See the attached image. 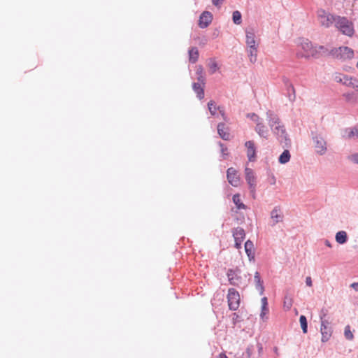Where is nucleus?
<instances>
[{"instance_id": "24", "label": "nucleus", "mask_w": 358, "mask_h": 358, "mask_svg": "<svg viewBox=\"0 0 358 358\" xmlns=\"http://www.w3.org/2000/svg\"><path fill=\"white\" fill-rule=\"evenodd\" d=\"M282 82H283L285 87L291 89V91L292 92V94L288 95L289 100L292 102L294 101L295 99H296V94H295V90H294L293 85L290 83L289 80L286 77H284L282 78Z\"/></svg>"}, {"instance_id": "5", "label": "nucleus", "mask_w": 358, "mask_h": 358, "mask_svg": "<svg viewBox=\"0 0 358 358\" xmlns=\"http://www.w3.org/2000/svg\"><path fill=\"white\" fill-rule=\"evenodd\" d=\"M229 308L231 310H236L240 306V295L234 288H229L227 294Z\"/></svg>"}, {"instance_id": "54", "label": "nucleus", "mask_w": 358, "mask_h": 358, "mask_svg": "<svg viewBox=\"0 0 358 358\" xmlns=\"http://www.w3.org/2000/svg\"><path fill=\"white\" fill-rule=\"evenodd\" d=\"M324 243H325V245H326L327 246H328V247H329V248H331V243H330V241H328V240H327V239H326V240L324 241Z\"/></svg>"}, {"instance_id": "9", "label": "nucleus", "mask_w": 358, "mask_h": 358, "mask_svg": "<svg viewBox=\"0 0 358 358\" xmlns=\"http://www.w3.org/2000/svg\"><path fill=\"white\" fill-rule=\"evenodd\" d=\"M232 235L235 241V248L236 249L241 248L242 242L245 237V230L242 227H238L232 230Z\"/></svg>"}, {"instance_id": "49", "label": "nucleus", "mask_w": 358, "mask_h": 358, "mask_svg": "<svg viewBox=\"0 0 358 358\" xmlns=\"http://www.w3.org/2000/svg\"><path fill=\"white\" fill-rule=\"evenodd\" d=\"M238 317L239 316L237 313H234L233 314L232 322L234 325H235L237 323Z\"/></svg>"}, {"instance_id": "23", "label": "nucleus", "mask_w": 358, "mask_h": 358, "mask_svg": "<svg viewBox=\"0 0 358 358\" xmlns=\"http://www.w3.org/2000/svg\"><path fill=\"white\" fill-rule=\"evenodd\" d=\"M343 136L348 138H358V126L352 128H346L343 131Z\"/></svg>"}, {"instance_id": "36", "label": "nucleus", "mask_w": 358, "mask_h": 358, "mask_svg": "<svg viewBox=\"0 0 358 358\" xmlns=\"http://www.w3.org/2000/svg\"><path fill=\"white\" fill-rule=\"evenodd\" d=\"M241 13L238 10H236L233 12L232 14V20L234 24H240L242 22L241 20Z\"/></svg>"}, {"instance_id": "6", "label": "nucleus", "mask_w": 358, "mask_h": 358, "mask_svg": "<svg viewBox=\"0 0 358 358\" xmlns=\"http://www.w3.org/2000/svg\"><path fill=\"white\" fill-rule=\"evenodd\" d=\"M338 15H334L328 13L323 9H320L317 11L318 20L320 24L327 28L335 23L336 17Z\"/></svg>"}, {"instance_id": "2", "label": "nucleus", "mask_w": 358, "mask_h": 358, "mask_svg": "<svg viewBox=\"0 0 358 358\" xmlns=\"http://www.w3.org/2000/svg\"><path fill=\"white\" fill-rule=\"evenodd\" d=\"M271 129L273 134L276 136L282 148H289L291 146V140L282 122L271 128Z\"/></svg>"}, {"instance_id": "38", "label": "nucleus", "mask_w": 358, "mask_h": 358, "mask_svg": "<svg viewBox=\"0 0 358 358\" xmlns=\"http://www.w3.org/2000/svg\"><path fill=\"white\" fill-rule=\"evenodd\" d=\"M346 101L348 102H355L357 101V98L354 93H345L343 94Z\"/></svg>"}, {"instance_id": "58", "label": "nucleus", "mask_w": 358, "mask_h": 358, "mask_svg": "<svg viewBox=\"0 0 358 358\" xmlns=\"http://www.w3.org/2000/svg\"><path fill=\"white\" fill-rule=\"evenodd\" d=\"M356 66H357V69H358V62H357V64H356Z\"/></svg>"}, {"instance_id": "48", "label": "nucleus", "mask_w": 358, "mask_h": 358, "mask_svg": "<svg viewBox=\"0 0 358 358\" xmlns=\"http://www.w3.org/2000/svg\"><path fill=\"white\" fill-rule=\"evenodd\" d=\"M284 306L289 310L292 306V299H289V301L285 300L284 301Z\"/></svg>"}, {"instance_id": "44", "label": "nucleus", "mask_w": 358, "mask_h": 358, "mask_svg": "<svg viewBox=\"0 0 358 358\" xmlns=\"http://www.w3.org/2000/svg\"><path fill=\"white\" fill-rule=\"evenodd\" d=\"M328 314V310L326 308H322L320 313V320H322L324 318H326L327 315Z\"/></svg>"}, {"instance_id": "13", "label": "nucleus", "mask_w": 358, "mask_h": 358, "mask_svg": "<svg viewBox=\"0 0 358 358\" xmlns=\"http://www.w3.org/2000/svg\"><path fill=\"white\" fill-rule=\"evenodd\" d=\"M227 177L228 182L234 187L238 186L240 183L239 176L237 174V171L233 167H230L227 169Z\"/></svg>"}, {"instance_id": "50", "label": "nucleus", "mask_w": 358, "mask_h": 358, "mask_svg": "<svg viewBox=\"0 0 358 358\" xmlns=\"http://www.w3.org/2000/svg\"><path fill=\"white\" fill-rule=\"evenodd\" d=\"M306 284L308 287H311L312 286V279H311V278L310 276L306 277Z\"/></svg>"}, {"instance_id": "14", "label": "nucleus", "mask_w": 358, "mask_h": 358, "mask_svg": "<svg viewBox=\"0 0 358 358\" xmlns=\"http://www.w3.org/2000/svg\"><path fill=\"white\" fill-rule=\"evenodd\" d=\"M266 118L270 128L281 123L280 119L278 115L273 110H268L266 113Z\"/></svg>"}, {"instance_id": "19", "label": "nucleus", "mask_w": 358, "mask_h": 358, "mask_svg": "<svg viewBox=\"0 0 358 358\" xmlns=\"http://www.w3.org/2000/svg\"><path fill=\"white\" fill-rule=\"evenodd\" d=\"M320 333L322 334L321 341L322 343H326L331 337L333 333L332 327H327L323 325V327H320Z\"/></svg>"}, {"instance_id": "7", "label": "nucleus", "mask_w": 358, "mask_h": 358, "mask_svg": "<svg viewBox=\"0 0 358 358\" xmlns=\"http://www.w3.org/2000/svg\"><path fill=\"white\" fill-rule=\"evenodd\" d=\"M241 269L238 268H229L227 272V276L230 285L240 287L242 284V278L241 276Z\"/></svg>"}, {"instance_id": "27", "label": "nucleus", "mask_w": 358, "mask_h": 358, "mask_svg": "<svg viewBox=\"0 0 358 358\" xmlns=\"http://www.w3.org/2000/svg\"><path fill=\"white\" fill-rule=\"evenodd\" d=\"M255 38V35L252 31H246V43L248 48L257 47Z\"/></svg>"}, {"instance_id": "31", "label": "nucleus", "mask_w": 358, "mask_h": 358, "mask_svg": "<svg viewBox=\"0 0 358 358\" xmlns=\"http://www.w3.org/2000/svg\"><path fill=\"white\" fill-rule=\"evenodd\" d=\"M290 157L291 155L289 151L287 149H285L280 155L278 162L280 164H285L290 160Z\"/></svg>"}, {"instance_id": "15", "label": "nucleus", "mask_w": 358, "mask_h": 358, "mask_svg": "<svg viewBox=\"0 0 358 358\" xmlns=\"http://www.w3.org/2000/svg\"><path fill=\"white\" fill-rule=\"evenodd\" d=\"M245 146L247 148V157L250 162H255L256 160V147L253 141H248L245 143Z\"/></svg>"}, {"instance_id": "32", "label": "nucleus", "mask_w": 358, "mask_h": 358, "mask_svg": "<svg viewBox=\"0 0 358 358\" xmlns=\"http://www.w3.org/2000/svg\"><path fill=\"white\" fill-rule=\"evenodd\" d=\"M248 57L250 58V61L252 63L256 62L257 55V47L248 48Z\"/></svg>"}, {"instance_id": "16", "label": "nucleus", "mask_w": 358, "mask_h": 358, "mask_svg": "<svg viewBox=\"0 0 358 358\" xmlns=\"http://www.w3.org/2000/svg\"><path fill=\"white\" fill-rule=\"evenodd\" d=\"M327 55H330V50L324 45H315V48L311 52V57L315 58Z\"/></svg>"}, {"instance_id": "35", "label": "nucleus", "mask_w": 358, "mask_h": 358, "mask_svg": "<svg viewBox=\"0 0 358 358\" xmlns=\"http://www.w3.org/2000/svg\"><path fill=\"white\" fill-rule=\"evenodd\" d=\"M345 85L347 87H352L353 89L358 91V79L350 76L349 82H345Z\"/></svg>"}, {"instance_id": "12", "label": "nucleus", "mask_w": 358, "mask_h": 358, "mask_svg": "<svg viewBox=\"0 0 358 358\" xmlns=\"http://www.w3.org/2000/svg\"><path fill=\"white\" fill-rule=\"evenodd\" d=\"M271 219L273 223L271 226H275L284 220V214L279 206H275L271 212Z\"/></svg>"}, {"instance_id": "17", "label": "nucleus", "mask_w": 358, "mask_h": 358, "mask_svg": "<svg viewBox=\"0 0 358 358\" xmlns=\"http://www.w3.org/2000/svg\"><path fill=\"white\" fill-rule=\"evenodd\" d=\"M255 131L258 134V135L264 138L267 139L268 137V130L267 127L263 124L262 121L258 122L256 124V127L255 128Z\"/></svg>"}, {"instance_id": "11", "label": "nucleus", "mask_w": 358, "mask_h": 358, "mask_svg": "<svg viewBox=\"0 0 358 358\" xmlns=\"http://www.w3.org/2000/svg\"><path fill=\"white\" fill-rule=\"evenodd\" d=\"M213 20V15L209 11H203L199 20V27L201 29H205L209 26Z\"/></svg>"}, {"instance_id": "51", "label": "nucleus", "mask_w": 358, "mask_h": 358, "mask_svg": "<svg viewBox=\"0 0 358 358\" xmlns=\"http://www.w3.org/2000/svg\"><path fill=\"white\" fill-rule=\"evenodd\" d=\"M269 182L271 183V185H275V184L276 179H275V177L273 175L271 176V177L269 178Z\"/></svg>"}, {"instance_id": "26", "label": "nucleus", "mask_w": 358, "mask_h": 358, "mask_svg": "<svg viewBox=\"0 0 358 358\" xmlns=\"http://www.w3.org/2000/svg\"><path fill=\"white\" fill-rule=\"evenodd\" d=\"M189 60L192 64H195L199 59V50L197 48L192 47L188 51Z\"/></svg>"}, {"instance_id": "53", "label": "nucleus", "mask_w": 358, "mask_h": 358, "mask_svg": "<svg viewBox=\"0 0 358 358\" xmlns=\"http://www.w3.org/2000/svg\"><path fill=\"white\" fill-rule=\"evenodd\" d=\"M351 287L356 291H358V282H353Z\"/></svg>"}, {"instance_id": "22", "label": "nucleus", "mask_w": 358, "mask_h": 358, "mask_svg": "<svg viewBox=\"0 0 358 358\" xmlns=\"http://www.w3.org/2000/svg\"><path fill=\"white\" fill-rule=\"evenodd\" d=\"M254 250V244L253 242L250 240H248L245 243V251L247 254L248 259L250 261L255 260V252Z\"/></svg>"}, {"instance_id": "34", "label": "nucleus", "mask_w": 358, "mask_h": 358, "mask_svg": "<svg viewBox=\"0 0 358 358\" xmlns=\"http://www.w3.org/2000/svg\"><path fill=\"white\" fill-rule=\"evenodd\" d=\"M299 322L303 333L306 334L308 332V322L306 317L301 315L299 317Z\"/></svg>"}, {"instance_id": "21", "label": "nucleus", "mask_w": 358, "mask_h": 358, "mask_svg": "<svg viewBox=\"0 0 358 358\" xmlns=\"http://www.w3.org/2000/svg\"><path fill=\"white\" fill-rule=\"evenodd\" d=\"M254 281L256 289L259 291V294L262 295L264 292V286L263 280L261 279L260 274L258 271H256L255 273Z\"/></svg>"}, {"instance_id": "4", "label": "nucleus", "mask_w": 358, "mask_h": 358, "mask_svg": "<svg viewBox=\"0 0 358 358\" xmlns=\"http://www.w3.org/2000/svg\"><path fill=\"white\" fill-rule=\"evenodd\" d=\"M313 147L317 154L324 155L327 151V143L321 134L312 133Z\"/></svg>"}, {"instance_id": "55", "label": "nucleus", "mask_w": 358, "mask_h": 358, "mask_svg": "<svg viewBox=\"0 0 358 358\" xmlns=\"http://www.w3.org/2000/svg\"><path fill=\"white\" fill-rule=\"evenodd\" d=\"M286 90H287V96L289 94H292V92L291 91V89L286 87Z\"/></svg>"}, {"instance_id": "39", "label": "nucleus", "mask_w": 358, "mask_h": 358, "mask_svg": "<svg viewBox=\"0 0 358 358\" xmlns=\"http://www.w3.org/2000/svg\"><path fill=\"white\" fill-rule=\"evenodd\" d=\"M344 335L346 339L348 340H352L353 338V334L350 331V326L348 325L345 327L344 330Z\"/></svg>"}, {"instance_id": "46", "label": "nucleus", "mask_w": 358, "mask_h": 358, "mask_svg": "<svg viewBox=\"0 0 358 358\" xmlns=\"http://www.w3.org/2000/svg\"><path fill=\"white\" fill-rule=\"evenodd\" d=\"M252 355V351L250 348H248L245 352L243 353L242 357L250 358Z\"/></svg>"}, {"instance_id": "30", "label": "nucleus", "mask_w": 358, "mask_h": 358, "mask_svg": "<svg viewBox=\"0 0 358 358\" xmlns=\"http://www.w3.org/2000/svg\"><path fill=\"white\" fill-rule=\"evenodd\" d=\"M208 110L212 115H215L216 114V110L218 109L220 110V113H221L222 117H224V113L222 110H220V107H216L215 101H210L208 103Z\"/></svg>"}, {"instance_id": "20", "label": "nucleus", "mask_w": 358, "mask_h": 358, "mask_svg": "<svg viewBox=\"0 0 358 358\" xmlns=\"http://www.w3.org/2000/svg\"><path fill=\"white\" fill-rule=\"evenodd\" d=\"M204 87L205 85H203L202 83L199 82L193 83L192 84V89L196 94V96L199 100H201L204 98Z\"/></svg>"}, {"instance_id": "42", "label": "nucleus", "mask_w": 358, "mask_h": 358, "mask_svg": "<svg viewBox=\"0 0 358 358\" xmlns=\"http://www.w3.org/2000/svg\"><path fill=\"white\" fill-rule=\"evenodd\" d=\"M345 76L344 74L343 73H336L334 74V79L336 82L337 83H341V82H343V78H345Z\"/></svg>"}, {"instance_id": "45", "label": "nucleus", "mask_w": 358, "mask_h": 358, "mask_svg": "<svg viewBox=\"0 0 358 358\" xmlns=\"http://www.w3.org/2000/svg\"><path fill=\"white\" fill-rule=\"evenodd\" d=\"M320 322H321L320 327H323V325H324L327 327H331V322L326 318L320 320Z\"/></svg>"}, {"instance_id": "25", "label": "nucleus", "mask_w": 358, "mask_h": 358, "mask_svg": "<svg viewBox=\"0 0 358 358\" xmlns=\"http://www.w3.org/2000/svg\"><path fill=\"white\" fill-rule=\"evenodd\" d=\"M196 74L197 76V81L202 83L203 85H206V76L203 72L202 66L198 65L196 66Z\"/></svg>"}, {"instance_id": "47", "label": "nucleus", "mask_w": 358, "mask_h": 358, "mask_svg": "<svg viewBox=\"0 0 358 358\" xmlns=\"http://www.w3.org/2000/svg\"><path fill=\"white\" fill-rule=\"evenodd\" d=\"M224 0H212V3L216 7H220Z\"/></svg>"}, {"instance_id": "57", "label": "nucleus", "mask_w": 358, "mask_h": 358, "mask_svg": "<svg viewBox=\"0 0 358 358\" xmlns=\"http://www.w3.org/2000/svg\"><path fill=\"white\" fill-rule=\"evenodd\" d=\"M274 352H275V353H277V352H278V348H277L276 347H275V348H274Z\"/></svg>"}, {"instance_id": "43", "label": "nucleus", "mask_w": 358, "mask_h": 358, "mask_svg": "<svg viewBox=\"0 0 358 358\" xmlns=\"http://www.w3.org/2000/svg\"><path fill=\"white\" fill-rule=\"evenodd\" d=\"M348 159L353 163L358 164V153H355L350 155Z\"/></svg>"}, {"instance_id": "8", "label": "nucleus", "mask_w": 358, "mask_h": 358, "mask_svg": "<svg viewBox=\"0 0 358 358\" xmlns=\"http://www.w3.org/2000/svg\"><path fill=\"white\" fill-rule=\"evenodd\" d=\"M245 180L249 185V189L253 198L255 196L256 191V177L253 170L250 168L246 167L245 169Z\"/></svg>"}, {"instance_id": "3", "label": "nucleus", "mask_w": 358, "mask_h": 358, "mask_svg": "<svg viewBox=\"0 0 358 358\" xmlns=\"http://www.w3.org/2000/svg\"><path fill=\"white\" fill-rule=\"evenodd\" d=\"M330 56L334 59L345 61L354 57V50L348 46L334 48L330 50Z\"/></svg>"}, {"instance_id": "28", "label": "nucleus", "mask_w": 358, "mask_h": 358, "mask_svg": "<svg viewBox=\"0 0 358 358\" xmlns=\"http://www.w3.org/2000/svg\"><path fill=\"white\" fill-rule=\"evenodd\" d=\"M261 303H262V310H261V313H260V317L262 320H264L265 315L268 313L267 297L264 296L263 298H262Z\"/></svg>"}, {"instance_id": "29", "label": "nucleus", "mask_w": 358, "mask_h": 358, "mask_svg": "<svg viewBox=\"0 0 358 358\" xmlns=\"http://www.w3.org/2000/svg\"><path fill=\"white\" fill-rule=\"evenodd\" d=\"M336 241L339 244H344L348 241V235L345 231H339L335 236Z\"/></svg>"}, {"instance_id": "56", "label": "nucleus", "mask_w": 358, "mask_h": 358, "mask_svg": "<svg viewBox=\"0 0 358 358\" xmlns=\"http://www.w3.org/2000/svg\"><path fill=\"white\" fill-rule=\"evenodd\" d=\"M218 358H228L225 354L221 353Z\"/></svg>"}, {"instance_id": "1", "label": "nucleus", "mask_w": 358, "mask_h": 358, "mask_svg": "<svg viewBox=\"0 0 358 358\" xmlns=\"http://www.w3.org/2000/svg\"><path fill=\"white\" fill-rule=\"evenodd\" d=\"M335 27L344 35L352 36L355 33L353 23L345 17L337 16Z\"/></svg>"}, {"instance_id": "33", "label": "nucleus", "mask_w": 358, "mask_h": 358, "mask_svg": "<svg viewBox=\"0 0 358 358\" xmlns=\"http://www.w3.org/2000/svg\"><path fill=\"white\" fill-rule=\"evenodd\" d=\"M233 202L238 209H245L246 206L241 201L240 194H236L232 198Z\"/></svg>"}, {"instance_id": "10", "label": "nucleus", "mask_w": 358, "mask_h": 358, "mask_svg": "<svg viewBox=\"0 0 358 358\" xmlns=\"http://www.w3.org/2000/svg\"><path fill=\"white\" fill-rule=\"evenodd\" d=\"M301 46L303 50L306 52H310V55H304L302 53H297V57H305L306 59L309 58L311 56V52L315 48V45L312 43L307 38H302L301 42Z\"/></svg>"}, {"instance_id": "18", "label": "nucleus", "mask_w": 358, "mask_h": 358, "mask_svg": "<svg viewBox=\"0 0 358 358\" xmlns=\"http://www.w3.org/2000/svg\"><path fill=\"white\" fill-rule=\"evenodd\" d=\"M217 133L223 140H229L230 134L229 132V129L226 128L224 123L220 122L217 124Z\"/></svg>"}, {"instance_id": "40", "label": "nucleus", "mask_w": 358, "mask_h": 358, "mask_svg": "<svg viewBox=\"0 0 358 358\" xmlns=\"http://www.w3.org/2000/svg\"><path fill=\"white\" fill-rule=\"evenodd\" d=\"M218 144L221 149L222 155L224 159L225 157L229 155V153L227 152V148L222 142H219Z\"/></svg>"}, {"instance_id": "52", "label": "nucleus", "mask_w": 358, "mask_h": 358, "mask_svg": "<svg viewBox=\"0 0 358 358\" xmlns=\"http://www.w3.org/2000/svg\"><path fill=\"white\" fill-rule=\"evenodd\" d=\"M349 80H350V76L345 75V78H343V82H341L340 83H342L343 85H345V82L348 83V82H349Z\"/></svg>"}, {"instance_id": "41", "label": "nucleus", "mask_w": 358, "mask_h": 358, "mask_svg": "<svg viewBox=\"0 0 358 358\" xmlns=\"http://www.w3.org/2000/svg\"><path fill=\"white\" fill-rule=\"evenodd\" d=\"M247 117L250 118V120H252V121H254L256 123L261 121L260 117L257 114H255L254 113H248L247 115Z\"/></svg>"}, {"instance_id": "37", "label": "nucleus", "mask_w": 358, "mask_h": 358, "mask_svg": "<svg viewBox=\"0 0 358 358\" xmlns=\"http://www.w3.org/2000/svg\"><path fill=\"white\" fill-rule=\"evenodd\" d=\"M209 72L210 74L215 73L218 69V65L216 62L210 59V62L208 64Z\"/></svg>"}]
</instances>
